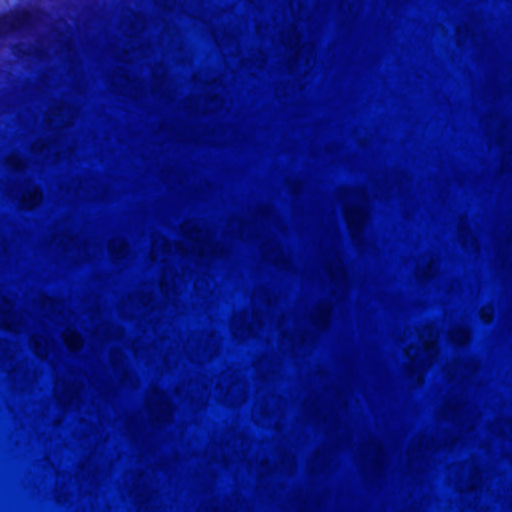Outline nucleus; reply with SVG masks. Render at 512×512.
I'll return each mask as SVG.
<instances>
[{
    "label": "nucleus",
    "mask_w": 512,
    "mask_h": 512,
    "mask_svg": "<svg viewBox=\"0 0 512 512\" xmlns=\"http://www.w3.org/2000/svg\"><path fill=\"white\" fill-rule=\"evenodd\" d=\"M31 20V14L28 11H22L8 21L2 23V28L7 30H16L18 28L26 26Z\"/></svg>",
    "instance_id": "f257e3e1"
}]
</instances>
